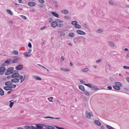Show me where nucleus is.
Instances as JSON below:
<instances>
[{
  "instance_id": "f257e3e1",
  "label": "nucleus",
  "mask_w": 129,
  "mask_h": 129,
  "mask_svg": "<svg viewBox=\"0 0 129 129\" xmlns=\"http://www.w3.org/2000/svg\"><path fill=\"white\" fill-rule=\"evenodd\" d=\"M58 23L56 21L52 22L51 24V26L53 28L56 27Z\"/></svg>"
},
{
  "instance_id": "f03ea898",
  "label": "nucleus",
  "mask_w": 129,
  "mask_h": 129,
  "mask_svg": "<svg viewBox=\"0 0 129 129\" xmlns=\"http://www.w3.org/2000/svg\"><path fill=\"white\" fill-rule=\"evenodd\" d=\"M42 126H45V125L44 124H37L36 125V127L37 129H43V127Z\"/></svg>"
},
{
  "instance_id": "7ed1b4c3",
  "label": "nucleus",
  "mask_w": 129,
  "mask_h": 129,
  "mask_svg": "<svg viewBox=\"0 0 129 129\" xmlns=\"http://www.w3.org/2000/svg\"><path fill=\"white\" fill-rule=\"evenodd\" d=\"M81 38V37L74 38V43H77L81 41L80 40Z\"/></svg>"
},
{
  "instance_id": "20e7f679",
  "label": "nucleus",
  "mask_w": 129,
  "mask_h": 129,
  "mask_svg": "<svg viewBox=\"0 0 129 129\" xmlns=\"http://www.w3.org/2000/svg\"><path fill=\"white\" fill-rule=\"evenodd\" d=\"M21 59L20 58L18 57H15L14 59H13L12 61V62L13 63H16L18 61H19Z\"/></svg>"
},
{
  "instance_id": "39448f33",
  "label": "nucleus",
  "mask_w": 129,
  "mask_h": 129,
  "mask_svg": "<svg viewBox=\"0 0 129 129\" xmlns=\"http://www.w3.org/2000/svg\"><path fill=\"white\" fill-rule=\"evenodd\" d=\"M76 32L78 34L80 35H84L86 34L85 32L80 30H77Z\"/></svg>"
},
{
  "instance_id": "423d86ee",
  "label": "nucleus",
  "mask_w": 129,
  "mask_h": 129,
  "mask_svg": "<svg viewBox=\"0 0 129 129\" xmlns=\"http://www.w3.org/2000/svg\"><path fill=\"white\" fill-rule=\"evenodd\" d=\"M86 117L88 118H90L92 115V113L86 111L85 112Z\"/></svg>"
},
{
  "instance_id": "0eeeda50",
  "label": "nucleus",
  "mask_w": 129,
  "mask_h": 129,
  "mask_svg": "<svg viewBox=\"0 0 129 129\" xmlns=\"http://www.w3.org/2000/svg\"><path fill=\"white\" fill-rule=\"evenodd\" d=\"M23 68V66L22 64H19L15 67L16 69L18 70H20Z\"/></svg>"
},
{
  "instance_id": "6e6552de",
  "label": "nucleus",
  "mask_w": 129,
  "mask_h": 129,
  "mask_svg": "<svg viewBox=\"0 0 129 129\" xmlns=\"http://www.w3.org/2000/svg\"><path fill=\"white\" fill-rule=\"evenodd\" d=\"M28 5L30 6L33 7L35 6L36 5V3L35 2H29L28 3Z\"/></svg>"
},
{
  "instance_id": "1a4fd4ad",
  "label": "nucleus",
  "mask_w": 129,
  "mask_h": 129,
  "mask_svg": "<svg viewBox=\"0 0 129 129\" xmlns=\"http://www.w3.org/2000/svg\"><path fill=\"white\" fill-rule=\"evenodd\" d=\"M11 82L14 83H18L19 82V79L17 78H15L11 80Z\"/></svg>"
},
{
  "instance_id": "9d476101",
  "label": "nucleus",
  "mask_w": 129,
  "mask_h": 129,
  "mask_svg": "<svg viewBox=\"0 0 129 129\" xmlns=\"http://www.w3.org/2000/svg\"><path fill=\"white\" fill-rule=\"evenodd\" d=\"M3 89L4 90H5L6 91L10 90L12 89L11 86H5L4 87Z\"/></svg>"
},
{
  "instance_id": "9b49d317",
  "label": "nucleus",
  "mask_w": 129,
  "mask_h": 129,
  "mask_svg": "<svg viewBox=\"0 0 129 129\" xmlns=\"http://www.w3.org/2000/svg\"><path fill=\"white\" fill-rule=\"evenodd\" d=\"M90 88H91L93 90H99V88L97 87H96L95 86H92L91 85L90 86Z\"/></svg>"
},
{
  "instance_id": "f8f14e48",
  "label": "nucleus",
  "mask_w": 129,
  "mask_h": 129,
  "mask_svg": "<svg viewBox=\"0 0 129 129\" xmlns=\"http://www.w3.org/2000/svg\"><path fill=\"white\" fill-rule=\"evenodd\" d=\"M51 13L55 17L57 18L59 17L58 14L56 12L52 11L51 12Z\"/></svg>"
},
{
  "instance_id": "ddd939ff",
  "label": "nucleus",
  "mask_w": 129,
  "mask_h": 129,
  "mask_svg": "<svg viewBox=\"0 0 129 129\" xmlns=\"http://www.w3.org/2000/svg\"><path fill=\"white\" fill-rule=\"evenodd\" d=\"M12 82L10 81H7L5 83V85L7 86H10L12 85Z\"/></svg>"
},
{
  "instance_id": "4468645a",
  "label": "nucleus",
  "mask_w": 129,
  "mask_h": 129,
  "mask_svg": "<svg viewBox=\"0 0 129 129\" xmlns=\"http://www.w3.org/2000/svg\"><path fill=\"white\" fill-rule=\"evenodd\" d=\"M79 88L83 91H84L85 90L84 86L82 85H79L78 86Z\"/></svg>"
},
{
  "instance_id": "2eb2a0df",
  "label": "nucleus",
  "mask_w": 129,
  "mask_h": 129,
  "mask_svg": "<svg viewBox=\"0 0 129 129\" xmlns=\"http://www.w3.org/2000/svg\"><path fill=\"white\" fill-rule=\"evenodd\" d=\"M18 71L17 73H13L12 75V78H17L19 75V73H18Z\"/></svg>"
},
{
  "instance_id": "dca6fc26",
  "label": "nucleus",
  "mask_w": 129,
  "mask_h": 129,
  "mask_svg": "<svg viewBox=\"0 0 129 129\" xmlns=\"http://www.w3.org/2000/svg\"><path fill=\"white\" fill-rule=\"evenodd\" d=\"M60 69L62 71L64 72H69L71 70L69 69H66L63 68H61Z\"/></svg>"
},
{
  "instance_id": "f3484780",
  "label": "nucleus",
  "mask_w": 129,
  "mask_h": 129,
  "mask_svg": "<svg viewBox=\"0 0 129 129\" xmlns=\"http://www.w3.org/2000/svg\"><path fill=\"white\" fill-rule=\"evenodd\" d=\"M115 84L116 86H119V87H121L122 85V84L120 82H116L115 83Z\"/></svg>"
},
{
  "instance_id": "a211bd4d",
  "label": "nucleus",
  "mask_w": 129,
  "mask_h": 129,
  "mask_svg": "<svg viewBox=\"0 0 129 129\" xmlns=\"http://www.w3.org/2000/svg\"><path fill=\"white\" fill-rule=\"evenodd\" d=\"M113 87L114 89L117 90H119L120 89V88L119 86H116L115 85L113 86Z\"/></svg>"
},
{
  "instance_id": "6ab92c4d",
  "label": "nucleus",
  "mask_w": 129,
  "mask_h": 129,
  "mask_svg": "<svg viewBox=\"0 0 129 129\" xmlns=\"http://www.w3.org/2000/svg\"><path fill=\"white\" fill-rule=\"evenodd\" d=\"M33 78L36 79L38 80H42V79L40 77L37 76H33Z\"/></svg>"
},
{
  "instance_id": "aec40b11",
  "label": "nucleus",
  "mask_w": 129,
  "mask_h": 129,
  "mask_svg": "<svg viewBox=\"0 0 129 129\" xmlns=\"http://www.w3.org/2000/svg\"><path fill=\"white\" fill-rule=\"evenodd\" d=\"M61 12L64 14H67L68 13L69 11L67 10H62Z\"/></svg>"
},
{
  "instance_id": "412c9836",
  "label": "nucleus",
  "mask_w": 129,
  "mask_h": 129,
  "mask_svg": "<svg viewBox=\"0 0 129 129\" xmlns=\"http://www.w3.org/2000/svg\"><path fill=\"white\" fill-rule=\"evenodd\" d=\"M94 122L96 124L99 126H100L101 125V123L98 120H95L94 121Z\"/></svg>"
},
{
  "instance_id": "4be33fe9",
  "label": "nucleus",
  "mask_w": 129,
  "mask_h": 129,
  "mask_svg": "<svg viewBox=\"0 0 129 129\" xmlns=\"http://www.w3.org/2000/svg\"><path fill=\"white\" fill-rule=\"evenodd\" d=\"M13 69L14 68L13 67H10L9 68L7 69V72H10L12 71L13 70Z\"/></svg>"
},
{
  "instance_id": "5701e85b",
  "label": "nucleus",
  "mask_w": 129,
  "mask_h": 129,
  "mask_svg": "<svg viewBox=\"0 0 129 129\" xmlns=\"http://www.w3.org/2000/svg\"><path fill=\"white\" fill-rule=\"evenodd\" d=\"M6 69L4 67H0V72H4L6 70Z\"/></svg>"
},
{
  "instance_id": "b1692460",
  "label": "nucleus",
  "mask_w": 129,
  "mask_h": 129,
  "mask_svg": "<svg viewBox=\"0 0 129 129\" xmlns=\"http://www.w3.org/2000/svg\"><path fill=\"white\" fill-rule=\"evenodd\" d=\"M4 94V92L3 90L1 88H0V95L3 96Z\"/></svg>"
},
{
  "instance_id": "393cba45",
  "label": "nucleus",
  "mask_w": 129,
  "mask_h": 129,
  "mask_svg": "<svg viewBox=\"0 0 129 129\" xmlns=\"http://www.w3.org/2000/svg\"><path fill=\"white\" fill-rule=\"evenodd\" d=\"M12 60L11 59H8L5 61V63H7V64H10L9 63Z\"/></svg>"
},
{
  "instance_id": "a878e982",
  "label": "nucleus",
  "mask_w": 129,
  "mask_h": 129,
  "mask_svg": "<svg viewBox=\"0 0 129 129\" xmlns=\"http://www.w3.org/2000/svg\"><path fill=\"white\" fill-rule=\"evenodd\" d=\"M6 11L9 14H10L11 15H13V14L12 12L10 10L7 9Z\"/></svg>"
},
{
  "instance_id": "bb28decb",
  "label": "nucleus",
  "mask_w": 129,
  "mask_h": 129,
  "mask_svg": "<svg viewBox=\"0 0 129 129\" xmlns=\"http://www.w3.org/2000/svg\"><path fill=\"white\" fill-rule=\"evenodd\" d=\"M29 53V51H28V52H25L24 53V55L26 56V57H29L30 56V55H28V54Z\"/></svg>"
},
{
  "instance_id": "cd10ccee",
  "label": "nucleus",
  "mask_w": 129,
  "mask_h": 129,
  "mask_svg": "<svg viewBox=\"0 0 129 129\" xmlns=\"http://www.w3.org/2000/svg\"><path fill=\"white\" fill-rule=\"evenodd\" d=\"M69 36L70 37H74L75 34L73 33H70L69 34Z\"/></svg>"
},
{
  "instance_id": "c85d7f7f",
  "label": "nucleus",
  "mask_w": 129,
  "mask_h": 129,
  "mask_svg": "<svg viewBox=\"0 0 129 129\" xmlns=\"http://www.w3.org/2000/svg\"><path fill=\"white\" fill-rule=\"evenodd\" d=\"M12 101V100L10 101L9 102H10L9 105V106L10 108H11L12 107L14 104L13 102H11Z\"/></svg>"
},
{
  "instance_id": "c756f323",
  "label": "nucleus",
  "mask_w": 129,
  "mask_h": 129,
  "mask_svg": "<svg viewBox=\"0 0 129 129\" xmlns=\"http://www.w3.org/2000/svg\"><path fill=\"white\" fill-rule=\"evenodd\" d=\"M82 71L84 72H87L89 71L88 69L87 68H85L83 69L82 70Z\"/></svg>"
},
{
  "instance_id": "7c9ffc66",
  "label": "nucleus",
  "mask_w": 129,
  "mask_h": 129,
  "mask_svg": "<svg viewBox=\"0 0 129 129\" xmlns=\"http://www.w3.org/2000/svg\"><path fill=\"white\" fill-rule=\"evenodd\" d=\"M106 127L107 128H108L109 129H114V128H113V127H112L109 125H107V124L106 125Z\"/></svg>"
},
{
  "instance_id": "2f4dec72",
  "label": "nucleus",
  "mask_w": 129,
  "mask_h": 129,
  "mask_svg": "<svg viewBox=\"0 0 129 129\" xmlns=\"http://www.w3.org/2000/svg\"><path fill=\"white\" fill-rule=\"evenodd\" d=\"M84 91V93L85 95L88 96L89 95L90 93L88 91L85 90Z\"/></svg>"
},
{
  "instance_id": "473e14b6",
  "label": "nucleus",
  "mask_w": 129,
  "mask_h": 129,
  "mask_svg": "<svg viewBox=\"0 0 129 129\" xmlns=\"http://www.w3.org/2000/svg\"><path fill=\"white\" fill-rule=\"evenodd\" d=\"M23 76L21 75H20L19 74L18 76L17 77V78H18V79H19V80L23 78Z\"/></svg>"
},
{
  "instance_id": "72a5a7b5",
  "label": "nucleus",
  "mask_w": 129,
  "mask_h": 129,
  "mask_svg": "<svg viewBox=\"0 0 129 129\" xmlns=\"http://www.w3.org/2000/svg\"><path fill=\"white\" fill-rule=\"evenodd\" d=\"M71 23L72 25H75V26L77 24L78 22L77 21H72Z\"/></svg>"
},
{
  "instance_id": "f704fd0d",
  "label": "nucleus",
  "mask_w": 129,
  "mask_h": 129,
  "mask_svg": "<svg viewBox=\"0 0 129 129\" xmlns=\"http://www.w3.org/2000/svg\"><path fill=\"white\" fill-rule=\"evenodd\" d=\"M55 20H56L57 22H58V23H61L63 22V21L58 19H56Z\"/></svg>"
},
{
  "instance_id": "c9c22d12",
  "label": "nucleus",
  "mask_w": 129,
  "mask_h": 129,
  "mask_svg": "<svg viewBox=\"0 0 129 129\" xmlns=\"http://www.w3.org/2000/svg\"><path fill=\"white\" fill-rule=\"evenodd\" d=\"M103 30L102 28H99L97 30V32L99 33H101L103 32Z\"/></svg>"
},
{
  "instance_id": "e433bc0d",
  "label": "nucleus",
  "mask_w": 129,
  "mask_h": 129,
  "mask_svg": "<svg viewBox=\"0 0 129 129\" xmlns=\"http://www.w3.org/2000/svg\"><path fill=\"white\" fill-rule=\"evenodd\" d=\"M23 128L25 129H30V126L28 125H25L24 126Z\"/></svg>"
},
{
  "instance_id": "4c0bfd02",
  "label": "nucleus",
  "mask_w": 129,
  "mask_h": 129,
  "mask_svg": "<svg viewBox=\"0 0 129 129\" xmlns=\"http://www.w3.org/2000/svg\"><path fill=\"white\" fill-rule=\"evenodd\" d=\"M48 99L50 102H52V100L53 99V98L51 97L48 98Z\"/></svg>"
},
{
  "instance_id": "58836bf2",
  "label": "nucleus",
  "mask_w": 129,
  "mask_h": 129,
  "mask_svg": "<svg viewBox=\"0 0 129 129\" xmlns=\"http://www.w3.org/2000/svg\"><path fill=\"white\" fill-rule=\"evenodd\" d=\"M75 27L77 28H81V26L78 24H77L75 26Z\"/></svg>"
},
{
  "instance_id": "ea45409f",
  "label": "nucleus",
  "mask_w": 129,
  "mask_h": 129,
  "mask_svg": "<svg viewBox=\"0 0 129 129\" xmlns=\"http://www.w3.org/2000/svg\"><path fill=\"white\" fill-rule=\"evenodd\" d=\"M60 36H65V34L64 32H60Z\"/></svg>"
},
{
  "instance_id": "a19ab883",
  "label": "nucleus",
  "mask_w": 129,
  "mask_h": 129,
  "mask_svg": "<svg viewBox=\"0 0 129 129\" xmlns=\"http://www.w3.org/2000/svg\"><path fill=\"white\" fill-rule=\"evenodd\" d=\"M63 24H58V25L57 26L58 27H63Z\"/></svg>"
},
{
  "instance_id": "79ce46f5",
  "label": "nucleus",
  "mask_w": 129,
  "mask_h": 129,
  "mask_svg": "<svg viewBox=\"0 0 129 129\" xmlns=\"http://www.w3.org/2000/svg\"><path fill=\"white\" fill-rule=\"evenodd\" d=\"M12 53L14 54H18V52L17 51L15 50Z\"/></svg>"
},
{
  "instance_id": "37998d69",
  "label": "nucleus",
  "mask_w": 129,
  "mask_h": 129,
  "mask_svg": "<svg viewBox=\"0 0 129 129\" xmlns=\"http://www.w3.org/2000/svg\"><path fill=\"white\" fill-rule=\"evenodd\" d=\"M64 18L66 19H71V17L69 16H65L64 17Z\"/></svg>"
},
{
  "instance_id": "c03bdc74",
  "label": "nucleus",
  "mask_w": 129,
  "mask_h": 129,
  "mask_svg": "<svg viewBox=\"0 0 129 129\" xmlns=\"http://www.w3.org/2000/svg\"><path fill=\"white\" fill-rule=\"evenodd\" d=\"M30 129H37L36 127L33 126L31 125L30 126Z\"/></svg>"
},
{
  "instance_id": "a18cd8bd",
  "label": "nucleus",
  "mask_w": 129,
  "mask_h": 129,
  "mask_svg": "<svg viewBox=\"0 0 129 129\" xmlns=\"http://www.w3.org/2000/svg\"><path fill=\"white\" fill-rule=\"evenodd\" d=\"M109 3L111 5H114V4L113 1L112 0L110 1H109Z\"/></svg>"
},
{
  "instance_id": "49530a36",
  "label": "nucleus",
  "mask_w": 129,
  "mask_h": 129,
  "mask_svg": "<svg viewBox=\"0 0 129 129\" xmlns=\"http://www.w3.org/2000/svg\"><path fill=\"white\" fill-rule=\"evenodd\" d=\"M83 25L84 27L85 28L87 29L88 28V27L87 26V24L86 23L84 24Z\"/></svg>"
},
{
  "instance_id": "de8ad7c7",
  "label": "nucleus",
  "mask_w": 129,
  "mask_h": 129,
  "mask_svg": "<svg viewBox=\"0 0 129 129\" xmlns=\"http://www.w3.org/2000/svg\"><path fill=\"white\" fill-rule=\"evenodd\" d=\"M39 1L40 3L43 4L44 3V0H39Z\"/></svg>"
},
{
  "instance_id": "09e8293b",
  "label": "nucleus",
  "mask_w": 129,
  "mask_h": 129,
  "mask_svg": "<svg viewBox=\"0 0 129 129\" xmlns=\"http://www.w3.org/2000/svg\"><path fill=\"white\" fill-rule=\"evenodd\" d=\"M109 43H110V45L112 47L114 46V44L111 42H109Z\"/></svg>"
},
{
  "instance_id": "8fccbe9b",
  "label": "nucleus",
  "mask_w": 129,
  "mask_h": 129,
  "mask_svg": "<svg viewBox=\"0 0 129 129\" xmlns=\"http://www.w3.org/2000/svg\"><path fill=\"white\" fill-rule=\"evenodd\" d=\"M20 16L23 19H26V17L24 16L21 15Z\"/></svg>"
},
{
  "instance_id": "3c124183",
  "label": "nucleus",
  "mask_w": 129,
  "mask_h": 129,
  "mask_svg": "<svg viewBox=\"0 0 129 129\" xmlns=\"http://www.w3.org/2000/svg\"><path fill=\"white\" fill-rule=\"evenodd\" d=\"M84 85L88 86V87H90V86L91 84H84Z\"/></svg>"
},
{
  "instance_id": "603ef678",
  "label": "nucleus",
  "mask_w": 129,
  "mask_h": 129,
  "mask_svg": "<svg viewBox=\"0 0 129 129\" xmlns=\"http://www.w3.org/2000/svg\"><path fill=\"white\" fill-rule=\"evenodd\" d=\"M55 127L58 129H63V128L57 126H55Z\"/></svg>"
},
{
  "instance_id": "864d4df0",
  "label": "nucleus",
  "mask_w": 129,
  "mask_h": 129,
  "mask_svg": "<svg viewBox=\"0 0 129 129\" xmlns=\"http://www.w3.org/2000/svg\"><path fill=\"white\" fill-rule=\"evenodd\" d=\"M123 68L125 69H129V67L126 66H124L123 67Z\"/></svg>"
},
{
  "instance_id": "5fc2aeb1",
  "label": "nucleus",
  "mask_w": 129,
  "mask_h": 129,
  "mask_svg": "<svg viewBox=\"0 0 129 129\" xmlns=\"http://www.w3.org/2000/svg\"><path fill=\"white\" fill-rule=\"evenodd\" d=\"M49 22L50 23L51 22L53 21V20L52 18H50L49 19Z\"/></svg>"
},
{
  "instance_id": "6e6d98bb",
  "label": "nucleus",
  "mask_w": 129,
  "mask_h": 129,
  "mask_svg": "<svg viewBox=\"0 0 129 129\" xmlns=\"http://www.w3.org/2000/svg\"><path fill=\"white\" fill-rule=\"evenodd\" d=\"M28 47H29V48H31V47H32L31 45V44L30 43H28Z\"/></svg>"
},
{
  "instance_id": "4d7b16f0",
  "label": "nucleus",
  "mask_w": 129,
  "mask_h": 129,
  "mask_svg": "<svg viewBox=\"0 0 129 129\" xmlns=\"http://www.w3.org/2000/svg\"><path fill=\"white\" fill-rule=\"evenodd\" d=\"M12 78V76H8L7 77V78L8 79H10Z\"/></svg>"
},
{
  "instance_id": "13d9d810",
  "label": "nucleus",
  "mask_w": 129,
  "mask_h": 129,
  "mask_svg": "<svg viewBox=\"0 0 129 129\" xmlns=\"http://www.w3.org/2000/svg\"><path fill=\"white\" fill-rule=\"evenodd\" d=\"M102 59H100L97 60L96 61V62L97 63H98L99 62L101 61H102Z\"/></svg>"
},
{
  "instance_id": "bf43d9fd",
  "label": "nucleus",
  "mask_w": 129,
  "mask_h": 129,
  "mask_svg": "<svg viewBox=\"0 0 129 129\" xmlns=\"http://www.w3.org/2000/svg\"><path fill=\"white\" fill-rule=\"evenodd\" d=\"M5 63H5V62L3 63V64H1V66H2V67H5L6 65L5 64Z\"/></svg>"
},
{
  "instance_id": "052dcab7",
  "label": "nucleus",
  "mask_w": 129,
  "mask_h": 129,
  "mask_svg": "<svg viewBox=\"0 0 129 129\" xmlns=\"http://www.w3.org/2000/svg\"><path fill=\"white\" fill-rule=\"evenodd\" d=\"M80 82L81 83H84L86 82L84 81H83L82 80H80Z\"/></svg>"
},
{
  "instance_id": "680f3d73",
  "label": "nucleus",
  "mask_w": 129,
  "mask_h": 129,
  "mask_svg": "<svg viewBox=\"0 0 129 129\" xmlns=\"http://www.w3.org/2000/svg\"><path fill=\"white\" fill-rule=\"evenodd\" d=\"M107 88H108V89L110 90H111L112 89V88L110 86H108L107 87Z\"/></svg>"
},
{
  "instance_id": "e2e57ef3",
  "label": "nucleus",
  "mask_w": 129,
  "mask_h": 129,
  "mask_svg": "<svg viewBox=\"0 0 129 129\" xmlns=\"http://www.w3.org/2000/svg\"><path fill=\"white\" fill-rule=\"evenodd\" d=\"M13 22V21L12 20H11V21H8V23L9 24H12Z\"/></svg>"
},
{
  "instance_id": "0e129e2a",
  "label": "nucleus",
  "mask_w": 129,
  "mask_h": 129,
  "mask_svg": "<svg viewBox=\"0 0 129 129\" xmlns=\"http://www.w3.org/2000/svg\"><path fill=\"white\" fill-rule=\"evenodd\" d=\"M46 27L45 26H44L43 27L41 28V30H43L44 29H45Z\"/></svg>"
},
{
  "instance_id": "69168bd1",
  "label": "nucleus",
  "mask_w": 129,
  "mask_h": 129,
  "mask_svg": "<svg viewBox=\"0 0 129 129\" xmlns=\"http://www.w3.org/2000/svg\"><path fill=\"white\" fill-rule=\"evenodd\" d=\"M16 87V86L14 84L12 85V86H11L12 88H15Z\"/></svg>"
},
{
  "instance_id": "338daca9",
  "label": "nucleus",
  "mask_w": 129,
  "mask_h": 129,
  "mask_svg": "<svg viewBox=\"0 0 129 129\" xmlns=\"http://www.w3.org/2000/svg\"><path fill=\"white\" fill-rule=\"evenodd\" d=\"M18 1V3H23L22 2V0H17Z\"/></svg>"
},
{
  "instance_id": "774afa93",
  "label": "nucleus",
  "mask_w": 129,
  "mask_h": 129,
  "mask_svg": "<svg viewBox=\"0 0 129 129\" xmlns=\"http://www.w3.org/2000/svg\"><path fill=\"white\" fill-rule=\"evenodd\" d=\"M101 128L102 129H106V128L103 126H101Z\"/></svg>"
}]
</instances>
